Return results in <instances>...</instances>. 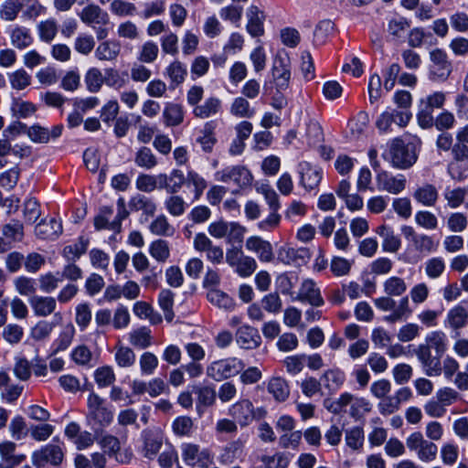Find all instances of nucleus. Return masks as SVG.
I'll use <instances>...</instances> for the list:
<instances>
[{
	"label": "nucleus",
	"mask_w": 468,
	"mask_h": 468,
	"mask_svg": "<svg viewBox=\"0 0 468 468\" xmlns=\"http://www.w3.org/2000/svg\"><path fill=\"white\" fill-rule=\"evenodd\" d=\"M349 406L348 414L356 420H360L363 415L371 410V405L364 398H358L349 392L342 393L336 399H325L324 407L333 414H339Z\"/></svg>",
	"instance_id": "1"
},
{
	"label": "nucleus",
	"mask_w": 468,
	"mask_h": 468,
	"mask_svg": "<svg viewBox=\"0 0 468 468\" xmlns=\"http://www.w3.org/2000/svg\"><path fill=\"white\" fill-rule=\"evenodd\" d=\"M228 413L243 428L249 426L254 420L263 419L267 411L263 407H254L249 399H241L229 408Z\"/></svg>",
	"instance_id": "2"
},
{
	"label": "nucleus",
	"mask_w": 468,
	"mask_h": 468,
	"mask_svg": "<svg viewBox=\"0 0 468 468\" xmlns=\"http://www.w3.org/2000/svg\"><path fill=\"white\" fill-rule=\"evenodd\" d=\"M392 296H382L374 300L376 307L383 312L392 311V313L385 316V321L388 323H396L410 317L412 310L410 308L408 296L402 297L396 305Z\"/></svg>",
	"instance_id": "3"
},
{
	"label": "nucleus",
	"mask_w": 468,
	"mask_h": 468,
	"mask_svg": "<svg viewBox=\"0 0 468 468\" xmlns=\"http://www.w3.org/2000/svg\"><path fill=\"white\" fill-rule=\"evenodd\" d=\"M180 450L181 457L188 466L207 468L213 463V454L208 448L192 442H184Z\"/></svg>",
	"instance_id": "4"
},
{
	"label": "nucleus",
	"mask_w": 468,
	"mask_h": 468,
	"mask_svg": "<svg viewBox=\"0 0 468 468\" xmlns=\"http://www.w3.org/2000/svg\"><path fill=\"white\" fill-rule=\"evenodd\" d=\"M243 362L237 357H228L211 362L206 369L207 376L216 381L238 375L244 368Z\"/></svg>",
	"instance_id": "5"
},
{
	"label": "nucleus",
	"mask_w": 468,
	"mask_h": 468,
	"mask_svg": "<svg viewBox=\"0 0 468 468\" xmlns=\"http://www.w3.org/2000/svg\"><path fill=\"white\" fill-rule=\"evenodd\" d=\"M430 79L436 82H444L452 72V64L445 50L436 48L430 51Z\"/></svg>",
	"instance_id": "6"
},
{
	"label": "nucleus",
	"mask_w": 468,
	"mask_h": 468,
	"mask_svg": "<svg viewBox=\"0 0 468 468\" xmlns=\"http://www.w3.org/2000/svg\"><path fill=\"white\" fill-rule=\"evenodd\" d=\"M406 445L411 452H415L418 458L424 463L436 459L438 447L432 441L424 439L420 431H415L406 439Z\"/></svg>",
	"instance_id": "7"
},
{
	"label": "nucleus",
	"mask_w": 468,
	"mask_h": 468,
	"mask_svg": "<svg viewBox=\"0 0 468 468\" xmlns=\"http://www.w3.org/2000/svg\"><path fill=\"white\" fill-rule=\"evenodd\" d=\"M390 160L395 167L406 169L417 160V154L412 145L405 144L399 138L392 140L389 149Z\"/></svg>",
	"instance_id": "8"
},
{
	"label": "nucleus",
	"mask_w": 468,
	"mask_h": 468,
	"mask_svg": "<svg viewBox=\"0 0 468 468\" xmlns=\"http://www.w3.org/2000/svg\"><path fill=\"white\" fill-rule=\"evenodd\" d=\"M412 118L410 111L392 110L383 112L376 121V126L380 133L392 132V124L400 128L406 127Z\"/></svg>",
	"instance_id": "9"
},
{
	"label": "nucleus",
	"mask_w": 468,
	"mask_h": 468,
	"mask_svg": "<svg viewBox=\"0 0 468 468\" xmlns=\"http://www.w3.org/2000/svg\"><path fill=\"white\" fill-rule=\"evenodd\" d=\"M64 458V452L59 445L47 444L41 449L35 451L32 454V463L37 467H44L46 464L59 465Z\"/></svg>",
	"instance_id": "10"
},
{
	"label": "nucleus",
	"mask_w": 468,
	"mask_h": 468,
	"mask_svg": "<svg viewBox=\"0 0 468 468\" xmlns=\"http://www.w3.org/2000/svg\"><path fill=\"white\" fill-rule=\"evenodd\" d=\"M215 177L218 181L224 183L233 182L239 187L249 186L252 181L250 172L241 165L229 166L219 170L215 174Z\"/></svg>",
	"instance_id": "11"
},
{
	"label": "nucleus",
	"mask_w": 468,
	"mask_h": 468,
	"mask_svg": "<svg viewBox=\"0 0 468 468\" xmlns=\"http://www.w3.org/2000/svg\"><path fill=\"white\" fill-rule=\"evenodd\" d=\"M89 417L98 422L101 427L108 426L112 419V412L104 405V399L95 393L88 397Z\"/></svg>",
	"instance_id": "12"
},
{
	"label": "nucleus",
	"mask_w": 468,
	"mask_h": 468,
	"mask_svg": "<svg viewBox=\"0 0 468 468\" xmlns=\"http://www.w3.org/2000/svg\"><path fill=\"white\" fill-rule=\"evenodd\" d=\"M112 211L105 207L100 215L94 218V227L97 230L111 229L119 232L122 221L129 215L124 207H118V211L113 219H111Z\"/></svg>",
	"instance_id": "13"
},
{
	"label": "nucleus",
	"mask_w": 468,
	"mask_h": 468,
	"mask_svg": "<svg viewBox=\"0 0 468 468\" xmlns=\"http://www.w3.org/2000/svg\"><path fill=\"white\" fill-rule=\"evenodd\" d=\"M415 354L427 376L437 377L441 374V357L436 354L435 356H432L431 351L428 349V346L420 345L415 350Z\"/></svg>",
	"instance_id": "14"
},
{
	"label": "nucleus",
	"mask_w": 468,
	"mask_h": 468,
	"mask_svg": "<svg viewBox=\"0 0 468 468\" xmlns=\"http://www.w3.org/2000/svg\"><path fill=\"white\" fill-rule=\"evenodd\" d=\"M245 246L249 251L254 252L261 262H271L274 259L273 248L271 242L259 236L248 238Z\"/></svg>",
	"instance_id": "15"
},
{
	"label": "nucleus",
	"mask_w": 468,
	"mask_h": 468,
	"mask_svg": "<svg viewBox=\"0 0 468 468\" xmlns=\"http://www.w3.org/2000/svg\"><path fill=\"white\" fill-rule=\"evenodd\" d=\"M237 345L244 349L257 348L261 343L259 331L249 324L240 325L235 335Z\"/></svg>",
	"instance_id": "16"
},
{
	"label": "nucleus",
	"mask_w": 468,
	"mask_h": 468,
	"mask_svg": "<svg viewBox=\"0 0 468 468\" xmlns=\"http://www.w3.org/2000/svg\"><path fill=\"white\" fill-rule=\"evenodd\" d=\"M311 258V253L307 248L294 249L288 246L281 247L278 250L277 259L279 261L290 265H301Z\"/></svg>",
	"instance_id": "17"
},
{
	"label": "nucleus",
	"mask_w": 468,
	"mask_h": 468,
	"mask_svg": "<svg viewBox=\"0 0 468 468\" xmlns=\"http://www.w3.org/2000/svg\"><path fill=\"white\" fill-rule=\"evenodd\" d=\"M376 183L379 190H385L396 195L405 188L406 179L403 176H393L382 171L377 175Z\"/></svg>",
	"instance_id": "18"
},
{
	"label": "nucleus",
	"mask_w": 468,
	"mask_h": 468,
	"mask_svg": "<svg viewBox=\"0 0 468 468\" xmlns=\"http://www.w3.org/2000/svg\"><path fill=\"white\" fill-rule=\"evenodd\" d=\"M272 76L279 89L287 88L290 79V61L287 57L278 55L273 61Z\"/></svg>",
	"instance_id": "19"
},
{
	"label": "nucleus",
	"mask_w": 468,
	"mask_h": 468,
	"mask_svg": "<svg viewBox=\"0 0 468 468\" xmlns=\"http://www.w3.org/2000/svg\"><path fill=\"white\" fill-rule=\"evenodd\" d=\"M248 23L246 26L248 33L252 37H260L264 34L263 23L265 20L264 13L256 5H250L246 13Z\"/></svg>",
	"instance_id": "20"
},
{
	"label": "nucleus",
	"mask_w": 468,
	"mask_h": 468,
	"mask_svg": "<svg viewBox=\"0 0 468 468\" xmlns=\"http://www.w3.org/2000/svg\"><path fill=\"white\" fill-rule=\"evenodd\" d=\"M296 299L301 302H307L313 306H322L324 304L319 288L311 280H306L302 283Z\"/></svg>",
	"instance_id": "21"
},
{
	"label": "nucleus",
	"mask_w": 468,
	"mask_h": 468,
	"mask_svg": "<svg viewBox=\"0 0 468 468\" xmlns=\"http://www.w3.org/2000/svg\"><path fill=\"white\" fill-rule=\"evenodd\" d=\"M163 445V436L157 431L144 432V445L142 453L144 458L154 460L160 452Z\"/></svg>",
	"instance_id": "22"
},
{
	"label": "nucleus",
	"mask_w": 468,
	"mask_h": 468,
	"mask_svg": "<svg viewBox=\"0 0 468 468\" xmlns=\"http://www.w3.org/2000/svg\"><path fill=\"white\" fill-rule=\"evenodd\" d=\"M193 391L197 396L196 408L199 415L204 412L207 407H211L216 402L217 392L210 386H195Z\"/></svg>",
	"instance_id": "23"
},
{
	"label": "nucleus",
	"mask_w": 468,
	"mask_h": 468,
	"mask_svg": "<svg viewBox=\"0 0 468 468\" xmlns=\"http://www.w3.org/2000/svg\"><path fill=\"white\" fill-rule=\"evenodd\" d=\"M79 16L82 23L91 26L106 25L109 21V16L99 5L90 4L86 5L79 14Z\"/></svg>",
	"instance_id": "24"
},
{
	"label": "nucleus",
	"mask_w": 468,
	"mask_h": 468,
	"mask_svg": "<svg viewBox=\"0 0 468 468\" xmlns=\"http://www.w3.org/2000/svg\"><path fill=\"white\" fill-rule=\"evenodd\" d=\"M245 441L239 438L229 442L221 451L218 462L223 465H229L243 454Z\"/></svg>",
	"instance_id": "25"
},
{
	"label": "nucleus",
	"mask_w": 468,
	"mask_h": 468,
	"mask_svg": "<svg viewBox=\"0 0 468 468\" xmlns=\"http://www.w3.org/2000/svg\"><path fill=\"white\" fill-rule=\"evenodd\" d=\"M321 384L330 394L336 392L345 383L346 375L339 368L325 370L321 378Z\"/></svg>",
	"instance_id": "26"
},
{
	"label": "nucleus",
	"mask_w": 468,
	"mask_h": 468,
	"mask_svg": "<svg viewBox=\"0 0 468 468\" xmlns=\"http://www.w3.org/2000/svg\"><path fill=\"white\" fill-rule=\"evenodd\" d=\"M26 4H31L35 9L37 5V0H5L0 6V16L6 21H13Z\"/></svg>",
	"instance_id": "27"
},
{
	"label": "nucleus",
	"mask_w": 468,
	"mask_h": 468,
	"mask_svg": "<svg viewBox=\"0 0 468 468\" xmlns=\"http://www.w3.org/2000/svg\"><path fill=\"white\" fill-rule=\"evenodd\" d=\"M29 303L35 314L41 317L51 314L57 306L56 299L50 296L35 295L29 300Z\"/></svg>",
	"instance_id": "28"
},
{
	"label": "nucleus",
	"mask_w": 468,
	"mask_h": 468,
	"mask_svg": "<svg viewBox=\"0 0 468 468\" xmlns=\"http://www.w3.org/2000/svg\"><path fill=\"white\" fill-rule=\"evenodd\" d=\"M121 53V45L116 40H106L98 45L95 57L100 61H113Z\"/></svg>",
	"instance_id": "29"
},
{
	"label": "nucleus",
	"mask_w": 468,
	"mask_h": 468,
	"mask_svg": "<svg viewBox=\"0 0 468 468\" xmlns=\"http://www.w3.org/2000/svg\"><path fill=\"white\" fill-rule=\"evenodd\" d=\"M222 108L221 101L217 97L207 98L202 104L197 105L193 110V114L197 118L207 119L217 115Z\"/></svg>",
	"instance_id": "30"
},
{
	"label": "nucleus",
	"mask_w": 468,
	"mask_h": 468,
	"mask_svg": "<svg viewBox=\"0 0 468 468\" xmlns=\"http://www.w3.org/2000/svg\"><path fill=\"white\" fill-rule=\"evenodd\" d=\"M335 193L346 205H363L364 196L357 191L356 193L351 192V184L346 179L339 182Z\"/></svg>",
	"instance_id": "31"
},
{
	"label": "nucleus",
	"mask_w": 468,
	"mask_h": 468,
	"mask_svg": "<svg viewBox=\"0 0 468 468\" xmlns=\"http://www.w3.org/2000/svg\"><path fill=\"white\" fill-rule=\"evenodd\" d=\"M89 244V239L80 236L75 243L65 246L61 254L67 261H76L86 253Z\"/></svg>",
	"instance_id": "32"
},
{
	"label": "nucleus",
	"mask_w": 468,
	"mask_h": 468,
	"mask_svg": "<svg viewBox=\"0 0 468 468\" xmlns=\"http://www.w3.org/2000/svg\"><path fill=\"white\" fill-rule=\"evenodd\" d=\"M268 392L276 401L283 402L290 395V388L287 381L280 377L271 378L267 386Z\"/></svg>",
	"instance_id": "33"
},
{
	"label": "nucleus",
	"mask_w": 468,
	"mask_h": 468,
	"mask_svg": "<svg viewBox=\"0 0 468 468\" xmlns=\"http://www.w3.org/2000/svg\"><path fill=\"white\" fill-rule=\"evenodd\" d=\"M410 28V23L404 17L392 18L388 23L387 31L392 40L404 41Z\"/></svg>",
	"instance_id": "34"
},
{
	"label": "nucleus",
	"mask_w": 468,
	"mask_h": 468,
	"mask_svg": "<svg viewBox=\"0 0 468 468\" xmlns=\"http://www.w3.org/2000/svg\"><path fill=\"white\" fill-rule=\"evenodd\" d=\"M159 184L165 186L170 192H177L184 184L186 185V177L181 170L174 169L170 176L165 174L158 176Z\"/></svg>",
	"instance_id": "35"
},
{
	"label": "nucleus",
	"mask_w": 468,
	"mask_h": 468,
	"mask_svg": "<svg viewBox=\"0 0 468 468\" xmlns=\"http://www.w3.org/2000/svg\"><path fill=\"white\" fill-rule=\"evenodd\" d=\"M413 197L422 205H434L439 197L437 188L431 184H424L416 188Z\"/></svg>",
	"instance_id": "36"
},
{
	"label": "nucleus",
	"mask_w": 468,
	"mask_h": 468,
	"mask_svg": "<svg viewBox=\"0 0 468 468\" xmlns=\"http://www.w3.org/2000/svg\"><path fill=\"white\" fill-rule=\"evenodd\" d=\"M62 232L60 222L50 218L49 223L41 220L36 227V234L44 239H54Z\"/></svg>",
	"instance_id": "37"
},
{
	"label": "nucleus",
	"mask_w": 468,
	"mask_h": 468,
	"mask_svg": "<svg viewBox=\"0 0 468 468\" xmlns=\"http://www.w3.org/2000/svg\"><path fill=\"white\" fill-rule=\"evenodd\" d=\"M165 123L167 126H177L184 121V110L182 105L174 102H168L163 112Z\"/></svg>",
	"instance_id": "38"
},
{
	"label": "nucleus",
	"mask_w": 468,
	"mask_h": 468,
	"mask_svg": "<svg viewBox=\"0 0 468 468\" xmlns=\"http://www.w3.org/2000/svg\"><path fill=\"white\" fill-rule=\"evenodd\" d=\"M423 346H428L431 351L433 349L435 354L441 357L446 350V335L441 331H434L427 335L425 343L421 344Z\"/></svg>",
	"instance_id": "39"
},
{
	"label": "nucleus",
	"mask_w": 468,
	"mask_h": 468,
	"mask_svg": "<svg viewBox=\"0 0 468 468\" xmlns=\"http://www.w3.org/2000/svg\"><path fill=\"white\" fill-rule=\"evenodd\" d=\"M175 293L169 289H163L158 295V305L165 314V319L170 323L175 317L173 310Z\"/></svg>",
	"instance_id": "40"
},
{
	"label": "nucleus",
	"mask_w": 468,
	"mask_h": 468,
	"mask_svg": "<svg viewBox=\"0 0 468 468\" xmlns=\"http://www.w3.org/2000/svg\"><path fill=\"white\" fill-rule=\"evenodd\" d=\"M207 298L210 303L221 309L231 310L235 305L231 297L216 288L209 289Z\"/></svg>",
	"instance_id": "41"
},
{
	"label": "nucleus",
	"mask_w": 468,
	"mask_h": 468,
	"mask_svg": "<svg viewBox=\"0 0 468 468\" xmlns=\"http://www.w3.org/2000/svg\"><path fill=\"white\" fill-rule=\"evenodd\" d=\"M129 341L132 346L145 349L152 344L151 330L146 326L133 330L129 334Z\"/></svg>",
	"instance_id": "42"
},
{
	"label": "nucleus",
	"mask_w": 468,
	"mask_h": 468,
	"mask_svg": "<svg viewBox=\"0 0 468 468\" xmlns=\"http://www.w3.org/2000/svg\"><path fill=\"white\" fill-rule=\"evenodd\" d=\"M322 179L321 172L309 165L308 164L304 165L302 167L301 171V184L306 189H313L320 183Z\"/></svg>",
	"instance_id": "43"
},
{
	"label": "nucleus",
	"mask_w": 468,
	"mask_h": 468,
	"mask_svg": "<svg viewBox=\"0 0 468 468\" xmlns=\"http://www.w3.org/2000/svg\"><path fill=\"white\" fill-rule=\"evenodd\" d=\"M468 321V312L467 310L461 306L457 305L452 308L447 314V323L452 329H460L466 325Z\"/></svg>",
	"instance_id": "44"
},
{
	"label": "nucleus",
	"mask_w": 468,
	"mask_h": 468,
	"mask_svg": "<svg viewBox=\"0 0 468 468\" xmlns=\"http://www.w3.org/2000/svg\"><path fill=\"white\" fill-rule=\"evenodd\" d=\"M378 233L383 237L384 240L382 243L383 250L388 252H397L400 248V239L399 237L394 235V232L386 226H380Z\"/></svg>",
	"instance_id": "45"
},
{
	"label": "nucleus",
	"mask_w": 468,
	"mask_h": 468,
	"mask_svg": "<svg viewBox=\"0 0 468 468\" xmlns=\"http://www.w3.org/2000/svg\"><path fill=\"white\" fill-rule=\"evenodd\" d=\"M383 288L388 296H401L407 291V284L402 278L392 276L384 282Z\"/></svg>",
	"instance_id": "46"
},
{
	"label": "nucleus",
	"mask_w": 468,
	"mask_h": 468,
	"mask_svg": "<svg viewBox=\"0 0 468 468\" xmlns=\"http://www.w3.org/2000/svg\"><path fill=\"white\" fill-rule=\"evenodd\" d=\"M230 113L239 118H251L255 111L244 97H237L231 103Z\"/></svg>",
	"instance_id": "47"
},
{
	"label": "nucleus",
	"mask_w": 468,
	"mask_h": 468,
	"mask_svg": "<svg viewBox=\"0 0 468 468\" xmlns=\"http://www.w3.org/2000/svg\"><path fill=\"white\" fill-rule=\"evenodd\" d=\"M166 76L170 79L171 83L178 85L184 82L187 70L185 64L179 60H174L165 69Z\"/></svg>",
	"instance_id": "48"
},
{
	"label": "nucleus",
	"mask_w": 468,
	"mask_h": 468,
	"mask_svg": "<svg viewBox=\"0 0 468 468\" xmlns=\"http://www.w3.org/2000/svg\"><path fill=\"white\" fill-rule=\"evenodd\" d=\"M149 253L158 262H165L170 256L168 242L165 239L153 241L149 247Z\"/></svg>",
	"instance_id": "49"
},
{
	"label": "nucleus",
	"mask_w": 468,
	"mask_h": 468,
	"mask_svg": "<svg viewBox=\"0 0 468 468\" xmlns=\"http://www.w3.org/2000/svg\"><path fill=\"white\" fill-rule=\"evenodd\" d=\"M117 365L121 367H130L134 365L136 356L133 350L128 346H117L114 356Z\"/></svg>",
	"instance_id": "50"
},
{
	"label": "nucleus",
	"mask_w": 468,
	"mask_h": 468,
	"mask_svg": "<svg viewBox=\"0 0 468 468\" xmlns=\"http://www.w3.org/2000/svg\"><path fill=\"white\" fill-rule=\"evenodd\" d=\"M39 38L45 42H51L58 32V25L55 19L50 18L41 21L37 25Z\"/></svg>",
	"instance_id": "51"
},
{
	"label": "nucleus",
	"mask_w": 468,
	"mask_h": 468,
	"mask_svg": "<svg viewBox=\"0 0 468 468\" xmlns=\"http://www.w3.org/2000/svg\"><path fill=\"white\" fill-rule=\"evenodd\" d=\"M346 445L353 450H359L364 444L365 435L362 427H353L346 431Z\"/></svg>",
	"instance_id": "52"
},
{
	"label": "nucleus",
	"mask_w": 468,
	"mask_h": 468,
	"mask_svg": "<svg viewBox=\"0 0 468 468\" xmlns=\"http://www.w3.org/2000/svg\"><path fill=\"white\" fill-rule=\"evenodd\" d=\"M194 422L188 416H180L172 423V430L176 436H190L193 431Z\"/></svg>",
	"instance_id": "53"
},
{
	"label": "nucleus",
	"mask_w": 468,
	"mask_h": 468,
	"mask_svg": "<svg viewBox=\"0 0 468 468\" xmlns=\"http://www.w3.org/2000/svg\"><path fill=\"white\" fill-rule=\"evenodd\" d=\"M243 14V7L235 5V3L224 6L219 11L220 17L225 21H229L239 27Z\"/></svg>",
	"instance_id": "54"
},
{
	"label": "nucleus",
	"mask_w": 468,
	"mask_h": 468,
	"mask_svg": "<svg viewBox=\"0 0 468 468\" xmlns=\"http://www.w3.org/2000/svg\"><path fill=\"white\" fill-rule=\"evenodd\" d=\"M11 41L16 48L23 49L31 45L33 38L27 28L17 27L12 31Z\"/></svg>",
	"instance_id": "55"
},
{
	"label": "nucleus",
	"mask_w": 468,
	"mask_h": 468,
	"mask_svg": "<svg viewBox=\"0 0 468 468\" xmlns=\"http://www.w3.org/2000/svg\"><path fill=\"white\" fill-rule=\"evenodd\" d=\"M95 47L93 36L89 34H80L74 40V49L79 54L88 56Z\"/></svg>",
	"instance_id": "56"
},
{
	"label": "nucleus",
	"mask_w": 468,
	"mask_h": 468,
	"mask_svg": "<svg viewBox=\"0 0 468 468\" xmlns=\"http://www.w3.org/2000/svg\"><path fill=\"white\" fill-rule=\"evenodd\" d=\"M412 244L417 251L424 254L435 251L438 247V242L425 234H419L418 237H414V242Z\"/></svg>",
	"instance_id": "57"
},
{
	"label": "nucleus",
	"mask_w": 468,
	"mask_h": 468,
	"mask_svg": "<svg viewBox=\"0 0 468 468\" xmlns=\"http://www.w3.org/2000/svg\"><path fill=\"white\" fill-rule=\"evenodd\" d=\"M134 162L138 166L145 169H151L157 164L156 158L152 150L147 147H142L137 151Z\"/></svg>",
	"instance_id": "58"
},
{
	"label": "nucleus",
	"mask_w": 468,
	"mask_h": 468,
	"mask_svg": "<svg viewBox=\"0 0 468 468\" xmlns=\"http://www.w3.org/2000/svg\"><path fill=\"white\" fill-rule=\"evenodd\" d=\"M162 52L165 55L176 56L178 54V37L176 33L166 32L161 38Z\"/></svg>",
	"instance_id": "59"
},
{
	"label": "nucleus",
	"mask_w": 468,
	"mask_h": 468,
	"mask_svg": "<svg viewBox=\"0 0 468 468\" xmlns=\"http://www.w3.org/2000/svg\"><path fill=\"white\" fill-rule=\"evenodd\" d=\"M74 336V328L69 325L59 334L58 337L53 343V353H58L66 350L71 344Z\"/></svg>",
	"instance_id": "60"
},
{
	"label": "nucleus",
	"mask_w": 468,
	"mask_h": 468,
	"mask_svg": "<svg viewBox=\"0 0 468 468\" xmlns=\"http://www.w3.org/2000/svg\"><path fill=\"white\" fill-rule=\"evenodd\" d=\"M94 378L99 387L105 388L115 381V374L112 367L104 366L95 370Z\"/></svg>",
	"instance_id": "61"
},
{
	"label": "nucleus",
	"mask_w": 468,
	"mask_h": 468,
	"mask_svg": "<svg viewBox=\"0 0 468 468\" xmlns=\"http://www.w3.org/2000/svg\"><path fill=\"white\" fill-rule=\"evenodd\" d=\"M261 462L263 468H287L289 465V458L282 452H277L273 455H262Z\"/></svg>",
	"instance_id": "62"
},
{
	"label": "nucleus",
	"mask_w": 468,
	"mask_h": 468,
	"mask_svg": "<svg viewBox=\"0 0 468 468\" xmlns=\"http://www.w3.org/2000/svg\"><path fill=\"white\" fill-rule=\"evenodd\" d=\"M139 366L143 375H152L158 367V358L152 352H144L139 358Z\"/></svg>",
	"instance_id": "63"
},
{
	"label": "nucleus",
	"mask_w": 468,
	"mask_h": 468,
	"mask_svg": "<svg viewBox=\"0 0 468 468\" xmlns=\"http://www.w3.org/2000/svg\"><path fill=\"white\" fill-rule=\"evenodd\" d=\"M85 83L90 92H98L103 83V77L97 68L90 69L85 75Z\"/></svg>",
	"instance_id": "64"
}]
</instances>
